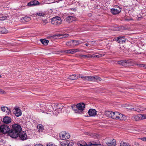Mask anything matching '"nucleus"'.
Returning <instances> with one entry per match:
<instances>
[{"label":"nucleus","instance_id":"obj_20","mask_svg":"<svg viewBox=\"0 0 146 146\" xmlns=\"http://www.w3.org/2000/svg\"><path fill=\"white\" fill-rule=\"evenodd\" d=\"M83 146H91L92 145H98L96 144H92L91 143H89V144H87L84 141H79Z\"/></svg>","mask_w":146,"mask_h":146},{"label":"nucleus","instance_id":"obj_17","mask_svg":"<svg viewBox=\"0 0 146 146\" xmlns=\"http://www.w3.org/2000/svg\"><path fill=\"white\" fill-rule=\"evenodd\" d=\"M21 140H24L27 139V136L26 133L24 132L20 133L19 136Z\"/></svg>","mask_w":146,"mask_h":146},{"label":"nucleus","instance_id":"obj_52","mask_svg":"<svg viewBox=\"0 0 146 146\" xmlns=\"http://www.w3.org/2000/svg\"><path fill=\"white\" fill-rule=\"evenodd\" d=\"M143 68H146V65H144Z\"/></svg>","mask_w":146,"mask_h":146},{"label":"nucleus","instance_id":"obj_12","mask_svg":"<svg viewBox=\"0 0 146 146\" xmlns=\"http://www.w3.org/2000/svg\"><path fill=\"white\" fill-rule=\"evenodd\" d=\"M13 113L17 117H18L21 115L22 112L20 109L17 108H16L13 111Z\"/></svg>","mask_w":146,"mask_h":146},{"label":"nucleus","instance_id":"obj_50","mask_svg":"<svg viewBox=\"0 0 146 146\" xmlns=\"http://www.w3.org/2000/svg\"><path fill=\"white\" fill-rule=\"evenodd\" d=\"M34 146H43L42 144H36Z\"/></svg>","mask_w":146,"mask_h":146},{"label":"nucleus","instance_id":"obj_33","mask_svg":"<svg viewBox=\"0 0 146 146\" xmlns=\"http://www.w3.org/2000/svg\"><path fill=\"white\" fill-rule=\"evenodd\" d=\"M36 14L39 16L44 17L45 15V13L42 11H39L36 13Z\"/></svg>","mask_w":146,"mask_h":146},{"label":"nucleus","instance_id":"obj_34","mask_svg":"<svg viewBox=\"0 0 146 146\" xmlns=\"http://www.w3.org/2000/svg\"><path fill=\"white\" fill-rule=\"evenodd\" d=\"M126 66H130L132 65L133 64L131 60H129L126 61Z\"/></svg>","mask_w":146,"mask_h":146},{"label":"nucleus","instance_id":"obj_13","mask_svg":"<svg viewBox=\"0 0 146 146\" xmlns=\"http://www.w3.org/2000/svg\"><path fill=\"white\" fill-rule=\"evenodd\" d=\"M77 57L80 58L86 59L92 58L93 57V56L90 54L86 55L79 54Z\"/></svg>","mask_w":146,"mask_h":146},{"label":"nucleus","instance_id":"obj_27","mask_svg":"<svg viewBox=\"0 0 146 146\" xmlns=\"http://www.w3.org/2000/svg\"><path fill=\"white\" fill-rule=\"evenodd\" d=\"M72 143H70L68 141H67L62 144V146H71L72 145Z\"/></svg>","mask_w":146,"mask_h":146},{"label":"nucleus","instance_id":"obj_3","mask_svg":"<svg viewBox=\"0 0 146 146\" xmlns=\"http://www.w3.org/2000/svg\"><path fill=\"white\" fill-rule=\"evenodd\" d=\"M9 127L7 125L4 124L1 125L0 134H5L9 133Z\"/></svg>","mask_w":146,"mask_h":146},{"label":"nucleus","instance_id":"obj_19","mask_svg":"<svg viewBox=\"0 0 146 146\" xmlns=\"http://www.w3.org/2000/svg\"><path fill=\"white\" fill-rule=\"evenodd\" d=\"M126 119V117L124 115L119 113L117 120H125Z\"/></svg>","mask_w":146,"mask_h":146},{"label":"nucleus","instance_id":"obj_41","mask_svg":"<svg viewBox=\"0 0 146 146\" xmlns=\"http://www.w3.org/2000/svg\"><path fill=\"white\" fill-rule=\"evenodd\" d=\"M6 93L5 92L0 89V94H5Z\"/></svg>","mask_w":146,"mask_h":146},{"label":"nucleus","instance_id":"obj_55","mask_svg":"<svg viewBox=\"0 0 146 146\" xmlns=\"http://www.w3.org/2000/svg\"><path fill=\"white\" fill-rule=\"evenodd\" d=\"M47 23V22H45V23L44 24V25H45L46 23Z\"/></svg>","mask_w":146,"mask_h":146},{"label":"nucleus","instance_id":"obj_6","mask_svg":"<svg viewBox=\"0 0 146 146\" xmlns=\"http://www.w3.org/2000/svg\"><path fill=\"white\" fill-rule=\"evenodd\" d=\"M11 129L16 131L19 134L21 131L22 128L21 126L17 124H14L12 125Z\"/></svg>","mask_w":146,"mask_h":146},{"label":"nucleus","instance_id":"obj_21","mask_svg":"<svg viewBox=\"0 0 146 146\" xmlns=\"http://www.w3.org/2000/svg\"><path fill=\"white\" fill-rule=\"evenodd\" d=\"M117 41L118 43H121L125 42V38H124V36H120L117 37Z\"/></svg>","mask_w":146,"mask_h":146},{"label":"nucleus","instance_id":"obj_44","mask_svg":"<svg viewBox=\"0 0 146 146\" xmlns=\"http://www.w3.org/2000/svg\"><path fill=\"white\" fill-rule=\"evenodd\" d=\"M87 134L88 135H90V136H91L92 137H94V136L95 135H94L95 134H92V133L90 134V133H87Z\"/></svg>","mask_w":146,"mask_h":146},{"label":"nucleus","instance_id":"obj_53","mask_svg":"<svg viewBox=\"0 0 146 146\" xmlns=\"http://www.w3.org/2000/svg\"><path fill=\"white\" fill-rule=\"evenodd\" d=\"M85 45H86L87 46H88V44H87V43L85 44Z\"/></svg>","mask_w":146,"mask_h":146},{"label":"nucleus","instance_id":"obj_5","mask_svg":"<svg viewBox=\"0 0 146 146\" xmlns=\"http://www.w3.org/2000/svg\"><path fill=\"white\" fill-rule=\"evenodd\" d=\"M59 135L60 138L63 140L68 139L70 137L69 133L65 131L61 132L59 134Z\"/></svg>","mask_w":146,"mask_h":146},{"label":"nucleus","instance_id":"obj_46","mask_svg":"<svg viewBox=\"0 0 146 146\" xmlns=\"http://www.w3.org/2000/svg\"><path fill=\"white\" fill-rule=\"evenodd\" d=\"M137 65L140 67H144V65L141 64H137Z\"/></svg>","mask_w":146,"mask_h":146},{"label":"nucleus","instance_id":"obj_29","mask_svg":"<svg viewBox=\"0 0 146 146\" xmlns=\"http://www.w3.org/2000/svg\"><path fill=\"white\" fill-rule=\"evenodd\" d=\"M37 129L39 132H42L43 130L44 129V126L41 124H39L37 125Z\"/></svg>","mask_w":146,"mask_h":146},{"label":"nucleus","instance_id":"obj_9","mask_svg":"<svg viewBox=\"0 0 146 146\" xmlns=\"http://www.w3.org/2000/svg\"><path fill=\"white\" fill-rule=\"evenodd\" d=\"M129 109L131 110L136 111L138 112L143 111L145 109V108H143L140 106H133V107Z\"/></svg>","mask_w":146,"mask_h":146},{"label":"nucleus","instance_id":"obj_4","mask_svg":"<svg viewBox=\"0 0 146 146\" xmlns=\"http://www.w3.org/2000/svg\"><path fill=\"white\" fill-rule=\"evenodd\" d=\"M50 22L52 24L54 25H59L61 23L62 20L60 17L56 16L52 19Z\"/></svg>","mask_w":146,"mask_h":146},{"label":"nucleus","instance_id":"obj_47","mask_svg":"<svg viewBox=\"0 0 146 146\" xmlns=\"http://www.w3.org/2000/svg\"><path fill=\"white\" fill-rule=\"evenodd\" d=\"M74 51L75 53L78 52L80 51V50L77 49H74Z\"/></svg>","mask_w":146,"mask_h":146},{"label":"nucleus","instance_id":"obj_40","mask_svg":"<svg viewBox=\"0 0 146 146\" xmlns=\"http://www.w3.org/2000/svg\"><path fill=\"white\" fill-rule=\"evenodd\" d=\"M6 109H7V107H2L1 108V110L4 112H5Z\"/></svg>","mask_w":146,"mask_h":146},{"label":"nucleus","instance_id":"obj_1","mask_svg":"<svg viewBox=\"0 0 146 146\" xmlns=\"http://www.w3.org/2000/svg\"><path fill=\"white\" fill-rule=\"evenodd\" d=\"M61 104H53L52 105H48L43 103L40 105V109L43 113L46 112L47 114L50 115H58L56 109H62L63 107Z\"/></svg>","mask_w":146,"mask_h":146},{"label":"nucleus","instance_id":"obj_48","mask_svg":"<svg viewBox=\"0 0 146 146\" xmlns=\"http://www.w3.org/2000/svg\"><path fill=\"white\" fill-rule=\"evenodd\" d=\"M100 8L101 7L100 5H97L96 7V8L97 9H100Z\"/></svg>","mask_w":146,"mask_h":146},{"label":"nucleus","instance_id":"obj_45","mask_svg":"<svg viewBox=\"0 0 146 146\" xmlns=\"http://www.w3.org/2000/svg\"><path fill=\"white\" fill-rule=\"evenodd\" d=\"M139 139L143 141H146V137L141 138H140Z\"/></svg>","mask_w":146,"mask_h":146},{"label":"nucleus","instance_id":"obj_24","mask_svg":"<svg viewBox=\"0 0 146 146\" xmlns=\"http://www.w3.org/2000/svg\"><path fill=\"white\" fill-rule=\"evenodd\" d=\"M38 3V2L36 1H33L29 2L28 3V5L29 6H31L33 5H36Z\"/></svg>","mask_w":146,"mask_h":146},{"label":"nucleus","instance_id":"obj_18","mask_svg":"<svg viewBox=\"0 0 146 146\" xmlns=\"http://www.w3.org/2000/svg\"><path fill=\"white\" fill-rule=\"evenodd\" d=\"M106 143L108 146H115L116 145V141L114 139L110 142L107 141Z\"/></svg>","mask_w":146,"mask_h":146},{"label":"nucleus","instance_id":"obj_23","mask_svg":"<svg viewBox=\"0 0 146 146\" xmlns=\"http://www.w3.org/2000/svg\"><path fill=\"white\" fill-rule=\"evenodd\" d=\"M112 116L111 118L115 119H117L118 116V115L119 112H112Z\"/></svg>","mask_w":146,"mask_h":146},{"label":"nucleus","instance_id":"obj_30","mask_svg":"<svg viewBox=\"0 0 146 146\" xmlns=\"http://www.w3.org/2000/svg\"><path fill=\"white\" fill-rule=\"evenodd\" d=\"M73 110L75 111V112L76 113H80L79 111L77 108V105H73L71 106Z\"/></svg>","mask_w":146,"mask_h":146},{"label":"nucleus","instance_id":"obj_37","mask_svg":"<svg viewBox=\"0 0 146 146\" xmlns=\"http://www.w3.org/2000/svg\"><path fill=\"white\" fill-rule=\"evenodd\" d=\"M120 146H130L129 144L124 142H122L120 144Z\"/></svg>","mask_w":146,"mask_h":146},{"label":"nucleus","instance_id":"obj_54","mask_svg":"<svg viewBox=\"0 0 146 146\" xmlns=\"http://www.w3.org/2000/svg\"><path fill=\"white\" fill-rule=\"evenodd\" d=\"M145 119H146V115H144Z\"/></svg>","mask_w":146,"mask_h":146},{"label":"nucleus","instance_id":"obj_7","mask_svg":"<svg viewBox=\"0 0 146 146\" xmlns=\"http://www.w3.org/2000/svg\"><path fill=\"white\" fill-rule=\"evenodd\" d=\"M132 119L135 121H138L139 120L145 119L144 115L139 114L137 115H134L131 118Z\"/></svg>","mask_w":146,"mask_h":146},{"label":"nucleus","instance_id":"obj_16","mask_svg":"<svg viewBox=\"0 0 146 146\" xmlns=\"http://www.w3.org/2000/svg\"><path fill=\"white\" fill-rule=\"evenodd\" d=\"M96 111L93 109H90L88 112L89 115L91 116H94L96 114Z\"/></svg>","mask_w":146,"mask_h":146},{"label":"nucleus","instance_id":"obj_38","mask_svg":"<svg viewBox=\"0 0 146 146\" xmlns=\"http://www.w3.org/2000/svg\"><path fill=\"white\" fill-rule=\"evenodd\" d=\"M72 43L70 42V41H69L67 42L66 43V44L68 46H73L72 45Z\"/></svg>","mask_w":146,"mask_h":146},{"label":"nucleus","instance_id":"obj_43","mask_svg":"<svg viewBox=\"0 0 146 146\" xmlns=\"http://www.w3.org/2000/svg\"><path fill=\"white\" fill-rule=\"evenodd\" d=\"M62 36L63 37H67L68 36V34H64V35H59L58 36Z\"/></svg>","mask_w":146,"mask_h":146},{"label":"nucleus","instance_id":"obj_49","mask_svg":"<svg viewBox=\"0 0 146 146\" xmlns=\"http://www.w3.org/2000/svg\"><path fill=\"white\" fill-rule=\"evenodd\" d=\"M100 55H96L94 56V58H99L100 57Z\"/></svg>","mask_w":146,"mask_h":146},{"label":"nucleus","instance_id":"obj_22","mask_svg":"<svg viewBox=\"0 0 146 146\" xmlns=\"http://www.w3.org/2000/svg\"><path fill=\"white\" fill-rule=\"evenodd\" d=\"M70 42L72 43L73 44V46H75L82 42L80 40H72L70 41Z\"/></svg>","mask_w":146,"mask_h":146},{"label":"nucleus","instance_id":"obj_42","mask_svg":"<svg viewBox=\"0 0 146 146\" xmlns=\"http://www.w3.org/2000/svg\"><path fill=\"white\" fill-rule=\"evenodd\" d=\"M5 112L7 113L8 114H9L11 112L10 110L7 107V109H6Z\"/></svg>","mask_w":146,"mask_h":146},{"label":"nucleus","instance_id":"obj_8","mask_svg":"<svg viewBox=\"0 0 146 146\" xmlns=\"http://www.w3.org/2000/svg\"><path fill=\"white\" fill-rule=\"evenodd\" d=\"M121 10V8L117 6H116L111 9V12L113 15L119 13Z\"/></svg>","mask_w":146,"mask_h":146},{"label":"nucleus","instance_id":"obj_36","mask_svg":"<svg viewBox=\"0 0 146 146\" xmlns=\"http://www.w3.org/2000/svg\"><path fill=\"white\" fill-rule=\"evenodd\" d=\"M0 31L3 33H7V30L5 28H1L0 29Z\"/></svg>","mask_w":146,"mask_h":146},{"label":"nucleus","instance_id":"obj_51","mask_svg":"<svg viewBox=\"0 0 146 146\" xmlns=\"http://www.w3.org/2000/svg\"><path fill=\"white\" fill-rule=\"evenodd\" d=\"M132 19H125V20H126V21H130V20H132Z\"/></svg>","mask_w":146,"mask_h":146},{"label":"nucleus","instance_id":"obj_2","mask_svg":"<svg viewBox=\"0 0 146 146\" xmlns=\"http://www.w3.org/2000/svg\"><path fill=\"white\" fill-rule=\"evenodd\" d=\"M81 78L82 80L85 81H96L98 82L102 80L100 78L96 76H81Z\"/></svg>","mask_w":146,"mask_h":146},{"label":"nucleus","instance_id":"obj_14","mask_svg":"<svg viewBox=\"0 0 146 146\" xmlns=\"http://www.w3.org/2000/svg\"><path fill=\"white\" fill-rule=\"evenodd\" d=\"M12 119L11 117L8 116H5L3 119V122L6 124L10 123Z\"/></svg>","mask_w":146,"mask_h":146},{"label":"nucleus","instance_id":"obj_15","mask_svg":"<svg viewBox=\"0 0 146 146\" xmlns=\"http://www.w3.org/2000/svg\"><path fill=\"white\" fill-rule=\"evenodd\" d=\"M76 20L75 17L72 16H68L66 19V21L69 23H71L73 21H75Z\"/></svg>","mask_w":146,"mask_h":146},{"label":"nucleus","instance_id":"obj_28","mask_svg":"<svg viewBox=\"0 0 146 146\" xmlns=\"http://www.w3.org/2000/svg\"><path fill=\"white\" fill-rule=\"evenodd\" d=\"M112 112L110 111H106L105 112V114L108 117L111 118Z\"/></svg>","mask_w":146,"mask_h":146},{"label":"nucleus","instance_id":"obj_10","mask_svg":"<svg viewBox=\"0 0 146 146\" xmlns=\"http://www.w3.org/2000/svg\"><path fill=\"white\" fill-rule=\"evenodd\" d=\"M8 133L11 137L14 138H17L20 134L19 133L12 129L10 130Z\"/></svg>","mask_w":146,"mask_h":146},{"label":"nucleus","instance_id":"obj_25","mask_svg":"<svg viewBox=\"0 0 146 146\" xmlns=\"http://www.w3.org/2000/svg\"><path fill=\"white\" fill-rule=\"evenodd\" d=\"M30 20L31 18L30 17H23L21 19V21L23 23L28 22Z\"/></svg>","mask_w":146,"mask_h":146},{"label":"nucleus","instance_id":"obj_31","mask_svg":"<svg viewBox=\"0 0 146 146\" xmlns=\"http://www.w3.org/2000/svg\"><path fill=\"white\" fill-rule=\"evenodd\" d=\"M40 41L42 44L45 45H47L49 42L48 40L44 39H40Z\"/></svg>","mask_w":146,"mask_h":146},{"label":"nucleus","instance_id":"obj_35","mask_svg":"<svg viewBox=\"0 0 146 146\" xmlns=\"http://www.w3.org/2000/svg\"><path fill=\"white\" fill-rule=\"evenodd\" d=\"M66 53H71V54H74L75 53L74 49H69V50H67L66 51H65Z\"/></svg>","mask_w":146,"mask_h":146},{"label":"nucleus","instance_id":"obj_11","mask_svg":"<svg viewBox=\"0 0 146 146\" xmlns=\"http://www.w3.org/2000/svg\"><path fill=\"white\" fill-rule=\"evenodd\" d=\"M77 108L79 111L80 113L84 110L85 107V104L83 103H80L77 105Z\"/></svg>","mask_w":146,"mask_h":146},{"label":"nucleus","instance_id":"obj_39","mask_svg":"<svg viewBox=\"0 0 146 146\" xmlns=\"http://www.w3.org/2000/svg\"><path fill=\"white\" fill-rule=\"evenodd\" d=\"M46 146H56L54 143L50 142L48 143L46 145Z\"/></svg>","mask_w":146,"mask_h":146},{"label":"nucleus","instance_id":"obj_32","mask_svg":"<svg viewBox=\"0 0 146 146\" xmlns=\"http://www.w3.org/2000/svg\"><path fill=\"white\" fill-rule=\"evenodd\" d=\"M118 63L122 66H126L127 64L126 63V61H119L118 62Z\"/></svg>","mask_w":146,"mask_h":146},{"label":"nucleus","instance_id":"obj_26","mask_svg":"<svg viewBox=\"0 0 146 146\" xmlns=\"http://www.w3.org/2000/svg\"><path fill=\"white\" fill-rule=\"evenodd\" d=\"M80 75H72L70 76V79L74 80L78 79L79 78H80Z\"/></svg>","mask_w":146,"mask_h":146},{"label":"nucleus","instance_id":"obj_56","mask_svg":"<svg viewBox=\"0 0 146 146\" xmlns=\"http://www.w3.org/2000/svg\"><path fill=\"white\" fill-rule=\"evenodd\" d=\"M1 77V76L0 75V78Z\"/></svg>","mask_w":146,"mask_h":146}]
</instances>
